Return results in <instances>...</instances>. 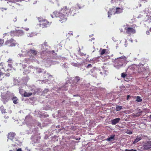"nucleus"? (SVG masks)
I'll return each mask as SVG.
<instances>
[{
  "label": "nucleus",
  "mask_w": 151,
  "mask_h": 151,
  "mask_svg": "<svg viewBox=\"0 0 151 151\" xmlns=\"http://www.w3.org/2000/svg\"><path fill=\"white\" fill-rule=\"evenodd\" d=\"M82 81V78L78 76H76L73 78L67 77V85L71 87L73 90H82L84 87Z\"/></svg>",
  "instance_id": "nucleus-1"
},
{
  "label": "nucleus",
  "mask_w": 151,
  "mask_h": 151,
  "mask_svg": "<svg viewBox=\"0 0 151 151\" xmlns=\"http://www.w3.org/2000/svg\"><path fill=\"white\" fill-rule=\"evenodd\" d=\"M127 58L123 56L115 59L114 60V66L117 69L125 67L129 62L127 60Z\"/></svg>",
  "instance_id": "nucleus-2"
},
{
  "label": "nucleus",
  "mask_w": 151,
  "mask_h": 151,
  "mask_svg": "<svg viewBox=\"0 0 151 151\" xmlns=\"http://www.w3.org/2000/svg\"><path fill=\"white\" fill-rule=\"evenodd\" d=\"M38 19L39 22V25L42 28L47 27L49 26L51 24V23L47 20L42 17H39Z\"/></svg>",
  "instance_id": "nucleus-3"
},
{
  "label": "nucleus",
  "mask_w": 151,
  "mask_h": 151,
  "mask_svg": "<svg viewBox=\"0 0 151 151\" xmlns=\"http://www.w3.org/2000/svg\"><path fill=\"white\" fill-rule=\"evenodd\" d=\"M0 66H1V68L3 69L5 72L7 71L11 70H12L13 68L12 65L10 64H6L3 62H1L0 63Z\"/></svg>",
  "instance_id": "nucleus-4"
},
{
  "label": "nucleus",
  "mask_w": 151,
  "mask_h": 151,
  "mask_svg": "<svg viewBox=\"0 0 151 151\" xmlns=\"http://www.w3.org/2000/svg\"><path fill=\"white\" fill-rule=\"evenodd\" d=\"M70 139H75V136L73 135L70 136H67V139H69V141L67 140V147L68 145L70 147H72L75 146V141L72 140H70Z\"/></svg>",
  "instance_id": "nucleus-5"
},
{
  "label": "nucleus",
  "mask_w": 151,
  "mask_h": 151,
  "mask_svg": "<svg viewBox=\"0 0 151 151\" xmlns=\"http://www.w3.org/2000/svg\"><path fill=\"white\" fill-rule=\"evenodd\" d=\"M17 44L16 40L13 38L7 40L5 42V45L9 47H14Z\"/></svg>",
  "instance_id": "nucleus-6"
},
{
  "label": "nucleus",
  "mask_w": 151,
  "mask_h": 151,
  "mask_svg": "<svg viewBox=\"0 0 151 151\" xmlns=\"http://www.w3.org/2000/svg\"><path fill=\"white\" fill-rule=\"evenodd\" d=\"M65 11V9H61L60 11L58 13V15L57 16L60 18V19H59L60 22H61L62 20H63V22H65L66 19L64 16V14H63V13H64Z\"/></svg>",
  "instance_id": "nucleus-7"
},
{
  "label": "nucleus",
  "mask_w": 151,
  "mask_h": 151,
  "mask_svg": "<svg viewBox=\"0 0 151 151\" xmlns=\"http://www.w3.org/2000/svg\"><path fill=\"white\" fill-rule=\"evenodd\" d=\"M99 71V70L97 68L94 67L91 70L90 72L91 73L92 76L93 77H95L97 75Z\"/></svg>",
  "instance_id": "nucleus-8"
},
{
  "label": "nucleus",
  "mask_w": 151,
  "mask_h": 151,
  "mask_svg": "<svg viewBox=\"0 0 151 151\" xmlns=\"http://www.w3.org/2000/svg\"><path fill=\"white\" fill-rule=\"evenodd\" d=\"M144 150H147L151 149V141L145 143L143 145Z\"/></svg>",
  "instance_id": "nucleus-9"
},
{
  "label": "nucleus",
  "mask_w": 151,
  "mask_h": 151,
  "mask_svg": "<svg viewBox=\"0 0 151 151\" xmlns=\"http://www.w3.org/2000/svg\"><path fill=\"white\" fill-rule=\"evenodd\" d=\"M8 95V94H6L2 97V101L4 104H5L9 100Z\"/></svg>",
  "instance_id": "nucleus-10"
},
{
  "label": "nucleus",
  "mask_w": 151,
  "mask_h": 151,
  "mask_svg": "<svg viewBox=\"0 0 151 151\" xmlns=\"http://www.w3.org/2000/svg\"><path fill=\"white\" fill-rule=\"evenodd\" d=\"M27 53L30 55L36 56L37 54V52L36 50L30 49L27 52Z\"/></svg>",
  "instance_id": "nucleus-11"
},
{
  "label": "nucleus",
  "mask_w": 151,
  "mask_h": 151,
  "mask_svg": "<svg viewBox=\"0 0 151 151\" xmlns=\"http://www.w3.org/2000/svg\"><path fill=\"white\" fill-rule=\"evenodd\" d=\"M143 136L142 135H138L137 136L136 138L134 139V141H132L133 144H135L136 143L141 140Z\"/></svg>",
  "instance_id": "nucleus-12"
},
{
  "label": "nucleus",
  "mask_w": 151,
  "mask_h": 151,
  "mask_svg": "<svg viewBox=\"0 0 151 151\" xmlns=\"http://www.w3.org/2000/svg\"><path fill=\"white\" fill-rule=\"evenodd\" d=\"M125 30H127V32L128 34L131 33H135L136 32L135 30L132 27H128L127 29L126 27L124 28Z\"/></svg>",
  "instance_id": "nucleus-13"
},
{
  "label": "nucleus",
  "mask_w": 151,
  "mask_h": 151,
  "mask_svg": "<svg viewBox=\"0 0 151 151\" xmlns=\"http://www.w3.org/2000/svg\"><path fill=\"white\" fill-rule=\"evenodd\" d=\"M15 135L16 134L14 132H11L8 133V138L11 140H12L14 138Z\"/></svg>",
  "instance_id": "nucleus-14"
},
{
  "label": "nucleus",
  "mask_w": 151,
  "mask_h": 151,
  "mask_svg": "<svg viewBox=\"0 0 151 151\" xmlns=\"http://www.w3.org/2000/svg\"><path fill=\"white\" fill-rule=\"evenodd\" d=\"M75 9L74 8H72L70 9H67V11L72 16H73L74 14H76V13L75 12Z\"/></svg>",
  "instance_id": "nucleus-15"
},
{
  "label": "nucleus",
  "mask_w": 151,
  "mask_h": 151,
  "mask_svg": "<svg viewBox=\"0 0 151 151\" xmlns=\"http://www.w3.org/2000/svg\"><path fill=\"white\" fill-rule=\"evenodd\" d=\"M120 120V119L119 118L112 119L111 120V124L113 125H115L119 122Z\"/></svg>",
  "instance_id": "nucleus-16"
},
{
  "label": "nucleus",
  "mask_w": 151,
  "mask_h": 151,
  "mask_svg": "<svg viewBox=\"0 0 151 151\" xmlns=\"http://www.w3.org/2000/svg\"><path fill=\"white\" fill-rule=\"evenodd\" d=\"M140 70L142 72L144 75H146L148 73V70L147 68H145L144 67H142L140 68Z\"/></svg>",
  "instance_id": "nucleus-17"
},
{
  "label": "nucleus",
  "mask_w": 151,
  "mask_h": 151,
  "mask_svg": "<svg viewBox=\"0 0 151 151\" xmlns=\"http://www.w3.org/2000/svg\"><path fill=\"white\" fill-rule=\"evenodd\" d=\"M123 12V9H122L119 7H116V11L114 13V14H119L122 13Z\"/></svg>",
  "instance_id": "nucleus-18"
},
{
  "label": "nucleus",
  "mask_w": 151,
  "mask_h": 151,
  "mask_svg": "<svg viewBox=\"0 0 151 151\" xmlns=\"http://www.w3.org/2000/svg\"><path fill=\"white\" fill-rule=\"evenodd\" d=\"M114 11L115 9H110L109 10L108 12V17L109 18H110L111 15H112V14H114V13L115 12Z\"/></svg>",
  "instance_id": "nucleus-19"
},
{
  "label": "nucleus",
  "mask_w": 151,
  "mask_h": 151,
  "mask_svg": "<svg viewBox=\"0 0 151 151\" xmlns=\"http://www.w3.org/2000/svg\"><path fill=\"white\" fill-rule=\"evenodd\" d=\"M99 59L100 58L99 57L93 58L91 61V63H97L99 61Z\"/></svg>",
  "instance_id": "nucleus-20"
},
{
  "label": "nucleus",
  "mask_w": 151,
  "mask_h": 151,
  "mask_svg": "<svg viewBox=\"0 0 151 151\" xmlns=\"http://www.w3.org/2000/svg\"><path fill=\"white\" fill-rule=\"evenodd\" d=\"M32 94V93H27L25 91H24L23 96L25 97H29L31 96Z\"/></svg>",
  "instance_id": "nucleus-21"
},
{
  "label": "nucleus",
  "mask_w": 151,
  "mask_h": 151,
  "mask_svg": "<svg viewBox=\"0 0 151 151\" xmlns=\"http://www.w3.org/2000/svg\"><path fill=\"white\" fill-rule=\"evenodd\" d=\"M121 76L122 77L124 78V80L127 81H129V80H125L126 78H127V77H128V76H127V75L126 73H121Z\"/></svg>",
  "instance_id": "nucleus-22"
},
{
  "label": "nucleus",
  "mask_w": 151,
  "mask_h": 151,
  "mask_svg": "<svg viewBox=\"0 0 151 151\" xmlns=\"http://www.w3.org/2000/svg\"><path fill=\"white\" fill-rule=\"evenodd\" d=\"M115 137V135H111L109 137L107 138L106 140L108 141H110L111 140L114 139Z\"/></svg>",
  "instance_id": "nucleus-23"
},
{
  "label": "nucleus",
  "mask_w": 151,
  "mask_h": 151,
  "mask_svg": "<svg viewBox=\"0 0 151 151\" xmlns=\"http://www.w3.org/2000/svg\"><path fill=\"white\" fill-rule=\"evenodd\" d=\"M12 100L13 101V102L14 104H16L18 103L17 98L16 96L13 97L12 98Z\"/></svg>",
  "instance_id": "nucleus-24"
},
{
  "label": "nucleus",
  "mask_w": 151,
  "mask_h": 151,
  "mask_svg": "<svg viewBox=\"0 0 151 151\" xmlns=\"http://www.w3.org/2000/svg\"><path fill=\"white\" fill-rule=\"evenodd\" d=\"M0 111H1L2 114L5 113L6 112V109H4V106L3 105L0 107Z\"/></svg>",
  "instance_id": "nucleus-25"
},
{
  "label": "nucleus",
  "mask_w": 151,
  "mask_h": 151,
  "mask_svg": "<svg viewBox=\"0 0 151 151\" xmlns=\"http://www.w3.org/2000/svg\"><path fill=\"white\" fill-rule=\"evenodd\" d=\"M16 34H18V36H21L24 34V32L22 30H19L16 31Z\"/></svg>",
  "instance_id": "nucleus-26"
},
{
  "label": "nucleus",
  "mask_w": 151,
  "mask_h": 151,
  "mask_svg": "<svg viewBox=\"0 0 151 151\" xmlns=\"http://www.w3.org/2000/svg\"><path fill=\"white\" fill-rule=\"evenodd\" d=\"M136 65L135 64H132L129 66H128V69H129L130 70H134V69L135 68V67H136Z\"/></svg>",
  "instance_id": "nucleus-27"
},
{
  "label": "nucleus",
  "mask_w": 151,
  "mask_h": 151,
  "mask_svg": "<svg viewBox=\"0 0 151 151\" xmlns=\"http://www.w3.org/2000/svg\"><path fill=\"white\" fill-rule=\"evenodd\" d=\"M122 109V106L118 105L116 106V110L117 111H120Z\"/></svg>",
  "instance_id": "nucleus-28"
},
{
  "label": "nucleus",
  "mask_w": 151,
  "mask_h": 151,
  "mask_svg": "<svg viewBox=\"0 0 151 151\" xmlns=\"http://www.w3.org/2000/svg\"><path fill=\"white\" fill-rule=\"evenodd\" d=\"M4 73L0 69V81L2 80V79L4 78Z\"/></svg>",
  "instance_id": "nucleus-29"
},
{
  "label": "nucleus",
  "mask_w": 151,
  "mask_h": 151,
  "mask_svg": "<svg viewBox=\"0 0 151 151\" xmlns=\"http://www.w3.org/2000/svg\"><path fill=\"white\" fill-rule=\"evenodd\" d=\"M142 99L141 97L139 96H137L136 97V99L135 101L137 102H140L142 101Z\"/></svg>",
  "instance_id": "nucleus-30"
},
{
  "label": "nucleus",
  "mask_w": 151,
  "mask_h": 151,
  "mask_svg": "<svg viewBox=\"0 0 151 151\" xmlns=\"http://www.w3.org/2000/svg\"><path fill=\"white\" fill-rule=\"evenodd\" d=\"M4 43V40L3 39H0V47L2 46Z\"/></svg>",
  "instance_id": "nucleus-31"
},
{
  "label": "nucleus",
  "mask_w": 151,
  "mask_h": 151,
  "mask_svg": "<svg viewBox=\"0 0 151 151\" xmlns=\"http://www.w3.org/2000/svg\"><path fill=\"white\" fill-rule=\"evenodd\" d=\"M10 35L12 37H14L16 34V31H11L10 32Z\"/></svg>",
  "instance_id": "nucleus-32"
},
{
  "label": "nucleus",
  "mask_w": 151,
  "mask_h": 151,
  "mask_svg": "<svg viewBox=\"0 0 151 151\" xmlns=\"http://www.w3.org/2000/svg\"><path fill=\"white\" fill-rule=\"evenodd\" d=\"M70 56L74 60L78 58L76 54L74 53L73 55H70Z\"/></svg>",
  "instance_id": "nucleus-33"
},
{
  "label": "nucleus",
  "mask_w": 151,
  "mask_h": 151,
  "mask_svg": "<svg viewBox=\"0 0 151 151\" xmlns=\"http://www.w3.org/2000/svg\"><path fill=\"white\" fill-rule=\"evenodd\" d=\"M24 91L23 89H19V92L22 95H24Z\"/></svg>",
  "instance_id": "nucleus-34"
},
{
  "label": "nucleus",
  "mask_w": 151,
  "mask_h": 151,
  "mask_svg": "<svg viewBox=\"0 0 151 151\" xmlns=\"http://www.w3.org/2000/svg\"><path fill=\"white\" fill-rule=\"evenodd\" d=\"M78 54L79 55H80L81 56H85L86 54H84V53H81L80 52V49L79 48L78 52Z\"/></svg>",
  "instance_id": "nucleus-35"
},
{
  "label": "nucleus",
  "mask_w": 151,
  "mask_h": 151,
  "mask_svg": "<svg viewBox=\"0 0 151 151\" xmlns=\"http://www.w3.org/2000/svg\"><path fill=\"white\" fill-rule=\"evenodd\" d=\"M106 49H103L101 51L100 54L101 55H103L106 52Z\"/></svg>",
  "instance_id": "nucleus-36"
},
{
  "label": "nucleus",
  "mask_w": 151,
  "mask_h": 151,
  "mask_svg": "<svg viewBox=\"0 0 151 151\" xmlns=\"http://www.w3.org/2000/svg\"><path fill=\"white\" fill-rule=\"evenodd\" d=\"M71 64V65L75 67H78L79 65L77 63H72Z\"/></svg>",
  "instance_id": "nucleus-37"
},
{
  "label": "nucleus",
  "mask_w": 151,
  "mask_h": 151,
  "mask_svg": "<svg viewBox=\"0 0 151 151\" xmlns=\"http://www.w3.org/2000/svg\"><path fill=\"white\" fill-rule=\"evenodd\" d=\"M92 65H91V64H88L87 66H86V67L87 68H90L92 67Z\"/></svg>",
  "instance_id": "nucleus-38"
},
{
  "label": "nucleus",
  "mask_w": 151,
  "mask_h": 151,
  "mask_svg": "<svg viewBox=\"0 0 151 151\" xmlns=\"http://www.w3.org/2000/svg\"><path fill=\"white\" fill-rule=\"evenodd\" d=\"M125 151H137L135 149H132L131 150L126 149Z\"/></svg>",
  "instance_id": "nucleus-39"
},
{
  "label": "nucleus",
  "mask_w": 151,
  "mask_h": 151,
  "mask_svg": "<svg viewBox=\"0 0 151 151\" xmlns=\"http://www.w3.org/2000/svg\"><path fill=\"white\" fill-rule=\"evenodd\" d=\"M17 18L16 17H14V18L13 19V21L14 22H15L17 21Z\"/></svg>",
  "instance_id": "nucleus-40"
},
{
  "label": "nucleus",
  "mask_w": 151,
  "mask_h": 151,
  "mask_svg": "<svg viewBox=\"0 0 151 151\" xmlns=\"http://www.w3.org/2000/svg\"><path fill=\"white\" fill-rule=\"evenodd\" d=\"M132 132L130 130H129V132H127V134H132Z\"/></svg>",
  "instance_id": "nucleus-41"
},
{
  "label": "nucleus",
  "mask_w": 151,
  "mask_h": 151,
  "mask_svg": "<svg viewBox=\"0 0 151 151\" xmlns=\"http://www.w3.org/2000/svg\"><path fill=\"white\" fill-rule=\"evenodd\" d=\"M8 34H9V33H4L3 35V37H5V36H6L7 35H9Z\"/></svg>",
  "instance_id": "nucleus-42"
},
{
  "label": "nucleus",
  "mask_w": 151,
  "mask_h": 151,
  "mask_svg": "<svg viewBox=\"0 0 151 151\" xmlns=\"http://www.w3.org/2000/svg\"><path fill=\"white\" fill-rule=\"evenodd\" d=\"M17 148H15L14 149H13L11 150H9V151H16Z\"/></svg>",
  "instance_id": "nucleus-43"
},
{
  "label": "nucleus",
  "mask_w": 151,
  "mask_h": 151,
  "mask_svg": "<svg viewBox=\"0 0 151 151\" xmlns=\"http://www.w3.org/2000/svg\"><path fill=\"white\" fill-rule=\"evenodd\" d=\"M43 45L46 46H47V42H45L43 44Z\"/></svg>",
  "instance_id": "nucleus-44"
},
{
  "label": "nucleus",
  "mask_w": 151,
  "mask_h": 151,
  "mask_svg": "<svg viewBox=\"0 0 151 151\" xmlns=\"http://www.w3.org/2000/svg\"><path fill=\"white\" fill-rule=\"evenodd\" d=\"M5 75L6 76H9L10 75V74L9 73H5Z\"/></svg>",
  "instance_id": "nucleus-45"
},
{
  "label": "nucleus",
  "mask_w": 151,
  "mask_h": 151,
  "mask_svg": "<svg viewBox=\"0 0 151 151\" xmlns=\"http://www.w3.org/2000/svg\"><path fill=\"white\" fill-rule=\"evenodd\" d=\"M130 97V96L129 95H127V100L129 99Z\"/></svg>",
  "instance_id": "nucleus-46"
},
{
  "label": "nucleus",
  "mask_w": 151,
  "mask_h": 151,
  "mask_svg": "<svg viewBox=\"0 0 151 151\" xmlns=\"http://www.w3.org/2000/svg\"><path fill=\"white\" fill-rule=\"evenodd\" d=\"M112 39L114 42L116 41V40H115V38L114 37H112Z\"/></svg>",
  "instance_id": "nucleus-47"
},
{
  "label": "nucleus",
  "mask_w": 151,
  "mask_h": 151,
  "mask_svg": "<svg viewBox=\"0 0 151 151\" xmlns=\"http://www.w3.org/2000/svg\"><path fill=\"white\" fill-rule=\"evenodd\" d=\"M146 33L147 35H149L150 34V32L149 31H147L146 32Z\"/></svg>",
  "instance_id": "nucleus-48"
},
{
  "label": "nucleus",
  "mask_w": 151,
  "mask_h": 151,
  "mask_svg": "<svg viewBox=\"0 0 151 151\" xmlns=\"http://www.w3.org/2000/svg\"><path fill=\"white\" fill-rule=\"evenodd\" d=\"M85 69L84 68H81L80 70L82 71L83 70Z\"/></svg>",
  "instance_id": "nucleus-49"
},
{
  "label": "nucleus",
  "mask_w": 151,
  "mask_h": 151,
  "mask_svg": "<svg viewBox=\"0 0 151 151\" xmlns=\"http://www.w3.org/2000/svg\"><path fill=\"white\" fill-rule=\"evenodd\" d=\"M17 151H22V149L21 148L18 149Z\"/></svg>",
  "instance_id": "nucleus-50"
},
{
  "label": "nucleus",
  "mask_w": 151,
  "mask_h": 151,
  "mask_svg": "<svg viewBox=\"0 0 151 151\" xmlns=\"http://www.w3.org/2000/svg\"><path fill=\"white\" fill-rule=\"evenodd\" d=\"M95 38H91V39H90L89 40V41H92V40H95Z\"/></svg>",
  "instance_id": "nucleus-51"
},
{
  "label": "nucleus",
  "mask_w": 151,
  "mask_h": 151,
  "mask_svg": "<svg viewBox=\"0 0 151 151\" xmlns=\"http://www.w3.org/2000/svg\"><path fill=\"white\" fill-rule=\"evenodd\" d=\"M148 19L149 20V21L151 20V16L148 17Z\"/></svg>",
  "instance_id": "nucleus-52"
},
{
  "label": "nucleus",
  "mask_w": 151,
  "mask_h": 151,
  "mask_svg": "<svg viewBox=\"0 0 151 151\" xmlns=\"http://www.w3.org/2000/svg\"><path fill=\"white\" fill-rule=\"evenodd\" d=\"M70 32H71V33H68V34H70V35H73V33L71 31H70Z\"/></svg>",
  "instance_id": "nucleus-53"
},
{
  "label": "nucleus",
  "mask_w": 151,
  "mask_h": 151,
  "mask_svg": "<svg viewBox=\"0 0 151 151\" xmlns=\"http://www.w3.org/2000/svg\"><path fill=\"white\" fill-rule=\"evenodd\" d=\"M50 52L52 53H54L55 52V51L54 50H53L51 52Z\"/></svg>",
  "instance_id": "nucleus-54"
},
{
  "label": "nucleus",
  "mask_w": 151,
  "mask_h": 151,
  "mask_svg": "<svg viewBox=\"0 0 151 151\" xmlns=\"http://www.w3.org/2000/svg\"><path fill=\"white\" fill-rule=\"evenodd\" d=\"M77 6L78 7V9H81V6H79L78 5V4H77Z\"/></svg>",
  "instance_id": "nucleus-55"
},
{
  "label": "nucleus",
  "mask_w": 151,
  "mask_h": 151,
  "mask_svg": "<svg viewBox=\"0 0 151 151\" xmlns=\"http://www.w3.org/2000/svg\"><path fill=\"white\" fill-rule=\"evenodd\" d=\"M122 1V0H115V2L116 1Z\"/></svg>",
  "instance_id": "nucleus-56"
},
{
  "label": "nucleus",
  "mask_w": 151,
  "mask_h": 151,
  "mask_svg": "<svg viewBox=\"0 0 151 151\" xmlns=\"http://www.w3.org/2000/svg\"><path fill=\"white\" fill-rule=\"evenodd\" d=\"M120 32H123V30L121 28L120 29Z\"/></svg>",
  "instance_id": "nucleus-57"
},
{
  "label": "nucleus",
  "mask_w": 151,
  "mask_h": 151,
  "mask_svg": "<svg viewBox=\"0 0 151 151\" xmlns=\"http://www.w3.org/2000/svg\"><path fill=\"white\" fill-rule=\"evenodd\" d=\"M139 65L140 66H143L144 65L142 64L139 63Z\"/></svg>",
  "instance_id": "nucleus-58"
},
{
  "label": "nucleus",
  "mask_w": 151,
  "mask_h": 151,
  "mask_svg": "<svg viewBox=\"0 0 151 151\" xmlns=\"http://www.w3.org/2000/svg\"><path fill=\"white\" fill-rule=\"evenodd\" d=\"M73 96H78V94L76 95H74Z\"/></svg>",
  "instance_id": "nucleus-59"
},
{
  "label": "nucleus",
  "mask_w": 151,
  "mask_h": 151,
  "mask_svg": "<svg viewBox=\"0 0 151 151\" xmlns=\"http://www.w3.org/2000/svg\"><path fill=\"white\" fill-rule=\"evenodd\" d=\"M129 40L131 42H133V40Z\"/></svg>",
  "instance_id": "nucleus-60"
},
{
  "label": "nucleus",
  "mask_w": 151,
  "mask_h": 151,
  "mask_svg": "<svg viewBox=\"0 0 151 151\" xmlns=\"http://www.w3.org/2000/svg\"><path fill=\"white\" fill-rule=\"evenodd\" d=\"M124 45L125 46V47H126L127 46V44L126 43H125Z\"/></svg>",
  "instance_id": "nucleus-61"
},
{
  "label": "nucleus",
  "mask_w": 151,
  "mask_h": 151,
  "mask_svg": "<svg viewBox=\"0 0 151 151\" xmlns=\"http://www.w3.org/2000/svg\"><path fill=\"white\" fill-rule=\"evenodd\" d=\"M56 127H57V128H59V127H60V126H59V125H58V126H56Z\"/></svg>",
  "instance_id": "nucleus-62"
},
{
  "label": "nucleus",
  "mask_w": 151,
  "mask_h": 151,
  "mask_svg": "<svg viewBox=\"0 0 151 151\" xmlns=\"http://www.w3.org/2000/svg\"><path fill=\"white\" fill-rule=\"evenodd\" d=\"M25 29L26 31H27L29 29V28H26Z\"/></svg>",
  "instance_id": "nucleus-63"
},
{
  "label": "nucleus",
  "mask_w": 151,
  "mask_h": 151,
  "mask_svg": "<svg viewBox=\"0 0 151 151\" xmlns=\"http://www.w3.org/2000/svg\"><path fill=\"white\" fill-rule=\"evenodd\" d=\"M149 117L150 118V119H151V114H150V116H149Z\"/></svg>",
  "instance_id": "nucleus-64"
}]
</instances>
